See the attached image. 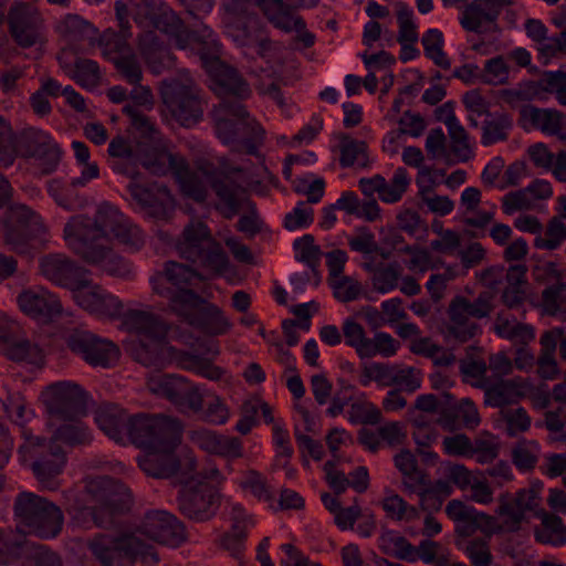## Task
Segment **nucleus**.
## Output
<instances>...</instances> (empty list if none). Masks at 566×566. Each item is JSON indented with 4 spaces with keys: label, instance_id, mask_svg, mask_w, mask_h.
Here are the masks:
<instances>
[{
    "label": "nucleus",
    "instance_id": "58836bf2",
    "mask_svg": "<svg viewBox=\"0 0 566 566\" xmlns=\"http://www.w3.org/2000/svg\"><path fill=\"white\" fill-rule=\"evenodd\" d=\"M447 314L448 323L446 325V333L448 338L465 343L481 332L479 324L472 321V318L454 303L450 302Z\"/></svg>",
    "mask_w": 566,
    "mask_h": 566
},
{
    "label": "nucleus",
    "instance_id": "f704fd0d",
    "mask_svg": "<svg viewBox=\"0 0 566 566\" xmlns=\"http://www.w3.org/2000/svg\"><path fill=\"white\" fill-rule=\"evenodd\" d=\"M138 40L139 51L153 73L160 74L174 64V55L163 45L154 30L143 32Z\"/></svg>",
    "mask_w": 566,
    "mask_h": 566
},
{
    "label": "nucleus",
    "instance_id": "37998d69",
    "mask_svg": "<svg viewBox=\"0 0 566 566\" xmlns=\"http://www.w3.org/2000/svg\"><path fill=\"white\" fill-rule=\"evenodd\" d=\"M92 265H98L104 272L112 276L120 279H130L134 275V269L129 261L113 252L109 245H104V252L97 261L82 258Z\"/></svg>",
    "mask_w": 566,
    "mask_h": 566
},
{
    "label": "nucleus",
    "instance_id": "09e8293b",
    "mask_svg": "<svg viewBox=\"0 0 566 566\" xmlns=\"http://www.w3.org/2000/svg\"><path fill=\"white\" fill-rule=\"evenodd\" d=\"M238 484L243 491L249 492L259 501H263L269 504L273 503L274 495L271 488L268 484L265 476L259 471L249 470L244 472Z\"/></svg>",
    "mask_w": 566,
    "mask_h": 566
},
{
    "label": "nucleus",
    "instance_id": "13d9d810",
    "mask_svg": "<svg viewBox=\"0 0 566 566\" xmlns=\"http://www.w3.org/2000/svg\"><path fill=\"white\" fill-rule=\"evenodd\" d=\"M421 42L427 57L444 70L450 69L451 63L442 50L443 35L441 31L438 29L428 30L423 34Z\"/></svg>",
    "mask_w": 566,
    "mask_h": 566
},
{
    "label": "nucleus",
    "instance_id": "4468645a",
    "mask_svg": "<svg viewBox=\"0 0 566 566\" xmlns=\"http://www.w3.org/2000/svg\"><path fill=\"white\" fill-rule=\"evenodd\" d=\"M48 411L53 417L73 420L86 411L87 392L76 382L57 381L44 391Z\"/></svg>",
    "mask_w": 566,
    "mask_h": 566
},
{
    "label": "nucleus",
    "instance_id": "6ab92c4d",
    "mask_svg": "<svg viewBox=\"0 0 566 566\" xmlns=\"http://www.w3.org/2000/svg\"><path fill=\"white\" fill-rule=\"evenodd\" d=\"M9 32L18 45L31 48L40 39L43 20L39 12L23 2H14L8 11Z\"/></svg>",
    "mask_w": 566,
    "mask_h": 566
},
{
    "label": "nucleus",
    "instance_id": "dca6fc26",
    "mask_svg": "<svg viewBox=\"0 0 566 566\" xmlns=\"http://www.w3.org/2000/svg\"><path fill=\"white\" fill-rule=\"evenodd\" d=\"M40 273L53 284L73 292L88 283L91 272L63 253H50L39 260Z\"/></svg>",
    "mask_w": 566,
    "mask_h": 566
},
{
    "label": "nucleus",
    "instance_id": "7ed1b4c3",
    "mask_svg": "<svg viewBox=\"0 0 566 566\" xmlns=\"http://www.w3.org/2000/svg\"><path fill=\"white\" fill-rule=\"evenodd\" d=\"M21 437L23 442L18 448L20 462L30 468L43 489L57 490L59 476L67 463L63 448L54 439L33 434L31 429H23Z\"/></svg>",
    "mask_w": 566,
    "mask_h": 566
},
{
    "label": "nucleus",
    "instance_id": "7c9ffc66",
    "mask_svg": "<svg viewBox=\"0 0 566 566\" xmlns=\"http://www.w3.org/2000/svg\"><path fill=\"white\" fill-rule=\"evenodd\" d=\"M190 441L199 449L228 459L243 455V444L237 437H228L208 429H197L189 432Z\"/></svg>",
    "mask_w": 566,
    "mask_h": 566
},
{
    "label": "nucleus",
    "instance_id": "cd10ccee",
    "mask_svg": "<svg viewBox=\"0 0 566 566\" xmlns=\"http://www.w3.org/2000/svg\"><path fill=\"white\" fill-rule=\"evenodd\" d=\"M199 348L205 355L211 358L203 357L187 350H178L175 354V360L181 369L196 373L209 380H219L224 374L221 367L212 364V358L219 355V344L214 340L198 342Z\"/></svg>",
    "mask_w": 566,
    "mask_h": 566
},
{
    "label": "nucleus",
    "instance_id": "bf43d9fd",
    "mask_svg": "<svg viewBox=\"0 0 566 566\" xmlns=\"http://www.w3.org/2000/svg\"><path fill=\"white\" fill-rule=\"evenodd\" d=\"M410 184L408 171L403 167L395 170L389 182L385 180V185L380 192V200L386 203H395L399 201L407 191Z\"/></svg>",
    "mask_w": 566,
    "mask_h": 566
},
{
    "label": "nucleus",
    "instance_id": "0eeeda50",
    "mask_svg": "<svg viewBox=\"0 0 566 566\" xmlns=\"http://www.w3.org/2000/svg\"><path fill=\"white\" fill-rule=\"evenodd\" d=\"M85 489L99 505L85 507L82 513L88 514L97 527L116 526L118 516L129 510L132 503L129 489L111 476L92 478L87 481Z\"/></svg>",
    "mask_w": 566,
    "mask_h": 566
},
{
    "label": "nucleus",
    "instance_id": "5fc2aeb1",
    "mask_svg": "<svg viewBox=\"0 0 566 566\" xmlns=\"http://www.w3.org/2000/svg\"><path fill=\"white\" fill-rule=\"evenodd\" d=\"M382 509L387 516L395 521L411 522L420 517L419 509L410 505L398 494H391L385 497Z\"/></svg>",
    "mask_w": 566,
    "mask_h": 566
},
{
    "label": "nucleus",
    "instance_id": "a19ab883",
    "mask_svg": "<svg viewBox=\"0 0 566 566\" xmlns=\"http://www.w3.org/2000/svg\"><path fill=\"white\" fill-rule=\"evenodd\" d=\"M59 34L69 43L92 41L97 36V29L78 14H66L56 25Z\"/></svg>",
    "mask_w": 566,
    "mask_h": 566
},
{
    "label": "nucleus",
    "instance_id": "a211bd4d",
    "mask_svg": "<svg viewBox=\"0 0 566 566\" xmlns=\"http://www.w3.org/2000/svg\"><path fill=\"white\" fill-rule=\"evenodd\" d=\"M207 181L218 198L216 209L226 218L232 219L239 213L245 200L244 188L229 174L212 169L203 171Z\"/></svg>",
    "mask_w": 566,
    "mask_h": 566
},
{
    "label": "nucleus",
    "instance_id": "423d86ee",
    "mask_svg": "<svg viewBox=\"0 0 566 566\" xmlns=\"http://www.w3.org/2000/svg\"><path fill=\"white\" fill-rule=\"evenodd\" d=\"M17 526L40 538L60 535L64 524L62 510L53 502L31 492H21L14 500Z\"/></svg>",
    "mask_w": 566,
    "mask_h": 566
},
{
    "label": "nucleus",
    "instance_id": "a878e982",
    "mask_svg": "<svg viewBox=\"0 0 566 566\" xmlns=\"http://www.w3.org/2000/svg\"><path fill=\"white\" fill-rule=\"evenodd\" d=\"M143 142H133L124 136H115L108 144L107 155L111 169L118 175L136 180L138 170V157Z\"/></svg>",
    "mask_w": 566,
    "mask_h": 566
},
{
    "label": "nucleus",
    "instance_id": "3c124183",
    "mask_svg": "<svg viewBox=\"0 0 566 566\" xmlns=\"http://www.w3.org/2000/svg\"><path fill=\"white\" fill-rule=\"evenodd\" d=\"M380 547L385 553H392L397 558L416 562V547L403 536L395 532H386L380 536Z\"/></svg>",
    "mask_w": 566,
    "mask_h": 566
},
{
    "label": "nucleus",
    "instance_id": "f257e3e1",
    "mask_svg": "<svg viewBox=\"0 0 566 566\" xmlns=\"http://www.w3.org/2000/svg\"><path fill=\"white\" fill-rule=\"evenodd\" d=\"M126 219L117 207L102 202L94 219L82 214L70 218L63 229V239L67 248L80 258L97 261L104 252V245H108L107 234L115 235Z\"/></svg>",
    "mask_w": 566,
    "mask_h": 566
},
{
    "label": "nucleus",
    "instance_id": "f03ea898",
    "mask_svg": "<svg viewBox=\"0 0 566 566\" xmlns=\"http://www.w3.org/2000/svg\"><path fill=\"white\" fill-rule=\"evenodd\" d=\"M216 133L219 139L239 153L256 156L264 140V129L250 116L244 105L228 98L216 108Z\"/></svg>",
    "mask_w": 566,
    "mask_h": 566
},
{
    "label": "nucleus",
    "instance_id": "b1692460",
    "mask_svg": "<svg viewBox=\"0 0 566 566\" xmlns=\"http://www.w3.org/2000/svg\"><path fill=\"white\" fill-rule=\"evenodd\" d=\"M317 0H256L258 7L270 23L286 33L303 30L304 20L294 15V9L304 6H315Z\"/></svg>",
    "mask_w": 566,
    "mask_h": 566
},
{
    "label": "nucleus",
    "instance_id": "680f3d73",
    "mask_svg": "<svg viewBox=\"0 0 566 566\" xmlns=\"http://www.w3.org/2000/svg\"><path fill=\"white\" fill-rule=\"evenodd\" d=\"M397 21L399 24L398 42L416 43L418 41V32L416 24L412 20L413 12L410 7L405 2H397Z\"/></svg>",
    "mask_w": 566,
    "mask_h": 566
},
{
    "label": "nucleus",
    "instance_id": "de8ad7c7",
    "mask_svg": "<svg viewBox=\"0 0 566 566\" xmlns=\"http://www.w3.org/2000/svg\"><path fill=\"white\" fill-rule=\"evenodd\" d=\"M294 249L298 252L296 260L305 263L313 276L316 279V284L319 282V259L322 251L318 245L314 244V237L311 234H304L293 243Z\"/></svg>",
    "mask_w": 566,
    "mask_h": 566
},
{
    "label": "nucleus",
    "instance_id": "c9c22d12",
    "mask_svg": "<svg viewBox=\"0 0 566 566\" xmlns=\"http://www.w3.org/2000/svg\"><path fill=\"white\" fill-rule=\"evenodd\" d=\"M125 323L136 332L139 339H165L168 328L163 319L154 313L132 310L125 316Z\"/></svg>",
    "mask_w": 566,
    "mask_h": 566
},
{
    "label": "nucleus",
    "instance_id": "052dcab7",
    "mask_svg": "<svg viewBox=\"0 0 566 566\" xmlns=\"http://www.w3.org/2000/svg\"><path fill=\"white\" fill-rule=\"evenodd\" d=\"M566 240V226L562 218L554 217L549 220L545 237H537L534 245L537 249L553 251L560 247Z\"/></svg>",
    "mask_w": 566,
    "mask_h": 566
},
{
    "label": "nucleus",
    "instance_id": "473e14b6",
    "mask_svg": "<svg viewBox=\"0 0 566 566\" xmlns=\"http://www.w3.org/2000/svg\"><path fill=\"white\" fill-rule=\"evenodd\" d=\"M146 28H151L154 31L159 30L172 36L176 41L177 48L182 50L188 49L191 39L196 36V33L193 31H189L178 14L166 3L149 21V24H147L145 29Z\"/></svg>",
    "mask_w": 566,
    "mask_h": 566
},
{
    "label": "nucleus",
    "instance_id": "4d7b16f0",
    "mask_svg": "<svg viewBox=\"0 0 566 566\" xmlns=\"http://www.w3.org/2000/svg\"><path fill=\"white\" fill-rule=\"evenodd\" d=\"M511 128L512 120L510 116L505 114L497 115L492 119H485L482 127V145L490 146L497 142L506 140Z\"/></svg>",
    "mask_w": 566,
    "mask_h": 566
},
{
    "label": "nucleus",
    "instance_id": "393cba45",
    "mask_svg": "<svg viewBox=\"0 0 566 566\" xmlns=\"http://www.w3.org/2000/svg\"><path fill=\"white\" fill-rule=\"evenodd\" d=\"M520 125L525 129L541 130L548 136H555L566 143L565 115L555 108H539L525 105L520 109Z\"/></svg>",
    "mask_w": 566,
    "mask_h": 566
},
{
    "label": "nucleus",
    "instance_id": "bb28decb",
    "mask_svg": "<svg viewBox=\"0 0 566 566\" xmlns=\"http://www.w3.org/2000/svg\"><path fill=\"white\" fill-rule=\"evenodd\" d=\"M176 315L209 336L224 335L232 328V323L223 311L212 303L195 305Z\"/></svg>",
    "mask_w": 566,
    "mask_h": 566
},
{
    "label": "nucleus",
    "instance_id": "9b49d317",
    "mask_svg": "<svg viewBox=\"0 0 566 566\" xmlns=\"http://www.w3.org/2000/svg\"><path fill=\"white\" fill-rule=\"evenodd\" d=\"M94 557L103 565L109 566L118 557L138 558L145 564H156L159 556L154 546L144 543L134 534L113 536L97 534L88 543Z\"/></svg>",
    "mask_w": 566,
    "mask_h": 566
},
{
    "label": "nucleus",
    "instance_id": "412c9836",
    "mask_svg": "<svg viewBox=\"0 0 566 566\" xmlns=\"http://www.w3.org/2000/svg\"><path fill=\"white\" fill-rule=\"evenodd\" d=\"M72 293L80 307L96 316L115 318L123 313L124 305L118 297L94 283L90 275L88 283Z\"/></svg>",
    "mask_w": 566,
    "mask_h": 566
},
{
    "label": "nucleus",
    "instance_id": "ddd939ff",
    "mask_svg": "<svg viewBox=\"0 0 566 566\" xmlns=\"http://www.w3.org/2000/svg\"><path fill=\"white\" fill-rule=\"evenodd\" d=\"M178 510L187 518L205 522L216 515L219 494L208 482L186 480L177 497Z\"/></svg>",
    "mask_w": 566,
    "mask_h": 566
},
{
    "label": "nucleus",
    "instance_id": "79ce46f5",
    "mask_svg": "<svg viewBox=\"0 0 566 566\" xmlns=\"http://www.w3.org/2000/svg\"><path fill=\"white\" fill-rule=\"evenodd\" d=\"M452 485L442 479L430 482L417 494L420 510L427 513L439 512L443 502L452 494Z\"/></svg>",
    "mask_w": 566,
    "mask_h": 566
},
{
    "label": "nucleus",
    "instance_id": "39448f33",
    "mask_svg": "<svg viewBox=\"0 0 566 566\" xmlns=\"http://www.w3.org/2000/svg\"><path fill=\"white\" fill-rule=\"evenodd\" d=\"M175 249L181 259L199 264L214 275H220L228 269L227 253L201 221H191L185 227Z\"/></svg>",
    "mask_w": 566,
    "mask_h": 566
},
{
    "label": "nucleus",
    "instance_id": "c85d7f7f",
    "mask_svg": "<svg viewBox=\"0 0 566 566\" xmlns=\"http://www.w3.org/2000/svg\"><path fill=\"white\" fill-rule=\"evenodd\" d=\"M138 158V167L143 166L155 176H166L169 172L175 176L185 159L184 156L169 151L161 139L154 143L143 142Z\"/></svg>",
    "mask_w": 566,
    "mask_h": 566
},
{
    "label": "nucleus",
    "instance_id": "e433bc0d",
    "mask_svg": "<svg viewBox=\"0 0 566 566\" xmlns=\"http://www.w3.org/2000/svg\"><path fill=\"white\" fill-rule=\"evenodd\" d=\"M213 168H199L198 170H190L187 159H184V164L178 167L176 175L174 176L180 186L181 192L193 199L197 202H205L208 197L207 184L203 171L212 170Z\"/></svg>",
    "mask_w": 566,
    "mask_h": 566
},
{
    "label": "nucleus",
    "instance_id": "c756f323",
    "mask_svg": "<svg viewBox=\"0 0 566 566\" xmlns=\"http://www.w3.org/2000/svg\"><path fill=\"white\" fill-rule=\"evenodd\" d=\"M503 0H473L465 6L460 24L468 32L483 33L495 24Z\"/></svg>",
    "mask_w": 566,
    "mask_h": 566
},
{
    "label": "nucleus",
    "instance_id": "1a4fd4ad",
    "mask_svg": "<svg viewBox=\"0 0 566 566\" xmlns=\"http://www.w3.org/2000/svg\"><path fill=\"white\" fill-rule=\"evenodd\" d=\"M182 424L164 415L136 413L132 416L128 442L151 450L176 449L181 441Z\"/></svg>",
    "mask_w": 566,
    "mask_h": 566
},
{
    "label": "nucleus",
    "instance_id": "0e129e2a",
    "mask_svg": "<svg viewBox=\"0 0 566 566\" xmlns=\"http://www.w3.org/2000/svg\"><path fill=\"white\" fill-rule=\"evenodd\" d=\"M3 409L11 421L21 427V431L27 429L24 424L33 416V411L27 408V401L20 392L10 394L3 400Z\"/></svg>",
    "mask_w": 566,
    "mask_h": 566
},
{
    "label": "nucleus",
    "instance_id": "2f4dec72",
    "mask_svg": "<svg viewBox=\"0 0 566 566\" xmlns=\"http://www.w3.org/2000/svg\"><path fill=\"white\" fill-rule=\"evenodd\" d=\"M133 415L116 403H102L95 411L98 428L112 440L126 443L129 439V427Z\"/></svg>",
    "mask_w": 566,
    "mask_h": 566
},
{
    "label": "nucleus",
    "instance_id": "338daca9",
    "mask_svg": "<svg viewBox=\"0 0 566 566\" xmlns=\"http://www.w3.org/2000/svg\"><path fill=\"white\" fill-rule=\"evenodd\" d=\"M412 438L418 447V452L426 461L434 462L438 458L437 453L429 450L430 446L437 440L438 433L433 427L427 423H415Z\"/></svg>",
    "mask_w": 566,
    "mask_h": 566
},
{
    "label": "nucleus",
    "instance_id": "774afa93",
    "mask_svg": "<svg viewBox=\"0 0 566 566\" xmlns=\"http://www.w3.org/2000/svg\"><path fill=\"white\" fill-rule=\"evenodd\" d=\"M343 334L347 346L355 348L359 358L364 359V354L368 348V342L370 338L366 337L364 327L352 318L344 321Z\"/></svg>",
    "mask_w": 566,
    "mask_h": 566
},
{
    "label": "nucleus",
    "instance_id": "603ef678",
    "mask_svg": "<svg viewBox=\"0 0 566 566\" xmlns=\"http://www.w3.org/2000/svg\"><path fill=\"white\" fill-rule=\"evenodd\" d=\"M492 298L493 294L485 291L480 293L473 302L460 295L452 298L451 302L471 318L481 319L488 317L492 313Z\"/></svg>",
    "mask_w": 566,
    "mask_h": 566
},
{
    "label": "nucleus",
    "instance_id": "72a5a7b5",
    "mask_svg": "<svg viewBox=\"0 0 566 566\" xmlns=\"http://www.w3.org/2000/svg\"><path fill=\"white\" fill-rule=\"evenodd\" d=\"M174 451L175 449L151 450L138 459V465L148 476L169 479L178 475L181 463Z\"/></svg>",
    "mask_w": 566,
    "mask_h": 566
},
{
    "label": "nucleus",
    "instance_id": "e2e57ef3",
    "mask_svg": "<svg viewBox=\"0 0 566 566\" xmlns=\"http://www.w3.org/2000/svg\"><path fill=\"white\" fill-rule=\"evenodd\" d=\"M364 268L367 271H374L373 286L379 293H388L397 287L399 271L392 264L374 269L371 264L366 263Z\"/></svg>",
    "mask_w": 566,
    "mask_h": 566
},
{
    "label": "nucleus",
    "instance_id": "a18cd8bd",
    "mask_svg": "<svg viewBox=\"0 0 566 566\" xmlns=\"http://www.w3.org/2000/svg\"><path fill=\"white\" fill-rule=\"evenodd\" d=\"M535 538L543 544L564 545L566 544V526L559 516L545 513L541 528L535 531Z\"/></svg>",
    "mask_w": 566,
    "mask_h": 566
},
{
    "label": "nucleus",
    "instance_id": "49530a36",
    "mask_svg": "<svg viewBox=\"0 0 566 566\" xmlns=\"http://www.w3.org/2000/svg\"><path fill=\"white\" fill-rule=\"evenodd\" d=\"M203 396L201 413L202 420L214 426L224 424L230 418V410L224 400L213 392Z\"/></svg>",
    "mask_w": 566,
    "mask_h": 566
},
{
    "label": "nucleus",
    "instance_id": "c03bdc74",
    "mask_svg": "<svg viewBox=\"0 0 566 566\" xmlns=\"http://www.w3.org/2000/svg\"><path fill=\"white\" fill-rule=\"evenodd\" d=\"M165 339H139L133 348L134 359L145 367L160 368L164 364Z\"/></svg>",
    "mask_w": 566,
    "mask_h": 566
},
{
    "label": "nucleus",
    "instance_id": "4be33fe9",
    "mask_svg": "<svg viewBox=\"0 0 566 566\" xmlns=\"http://www.w3.org/2000/svg\"><path fill=\"white\" fill-rule=\"evenodd\" d=\"M127 190L134 201L150 217L165 219L174 206V198L166 185L154 182L149 186L132 180Z\"/></svg>",
    "mask_w": 566,
    "mask_h": 566
},
{
    "label": "nucleus",
    "instance_id": "4c0bfd02",
    "mask_svg": "<svg viewBox=\"0 0 566 566\" xmlns=\"http://www.w3.org/2000/svg\"><path fill=\"white\" fill-rule=\"evenodd\" d=\"M193 32L196 36L191 39L188 48L197 52L202 67L209 73L223 63L220 59L221 45L209 27L205 25L200 32Z\"/></svg>",
    "mask_w": 566,
    "mask_h": 566
},
{
    "label": "nucleus",
    "instance_id": "9d476101",
    "mask_svg": "<svg viewBox=\"0 0 566 566\" xmlns=\"http://www.w3.org/2000/svg\"><path fill=\"white\" fill-rule=\"evenodd\" d=\"M160 95L172 117L182 126L189 127L202 118L205 103L201 90L187 71L180 77L165 80Z\"/></svg>",
    "mask_w": 566,
    "mask_h": 566
},
{
    "label": "nucleus",
    "instance_id": "f8f14e48",
    "mask_svg": "<svg viewBox=\"0 0 566 566\" xmlns=\"http://www.w3.org/2000/svg\"><path fill=\"white\" fill-rule=\"evenodd\" d=\"M69 349L93 367L109 368L119 360L116 344L90 331L74 329L66 337Z\"/></svg>",
    "mask_w": 566,
    "mask_h": 566
},
{
    "label": "nucleus",
    "instance_id": "ea45409f",
    "mask_svg": "<svg viewBox=\"0 0 566 566\" xmlns=\"http://www.w3.org/2000/svg\"><path fill=\"white\" fill-rule=\"evenodd\" d=\"M221 92L245 99L251 95L249 84L242 78L238 71L226 63L212 69L208 73Z\"/></svg>",
    "mask_w": 566,
    "mask_h": 566
},
{
    "label": "nucleus",
    "instance_id": "aec40b11",
    "mask_svg": "<svg viewBox=\"0 0 566 566\" xmlns=\"http://www.w3.org/2000/svg\"><path fill=\"white\" fill-rule=\"evenodd\" d=\"M138 531L153 541L172 546L186 539L185 525L167 511L146 512Z\"/></svg>",
    "mask_w": 566,
    "mask_h": 566
},
{
    "label": "nucleus",
    "instance_id": "f3484780",
    "mask_svg": "<svg viewBox=\"0 0 566 566\" xmlns=\"http://www.w3.org/2000/svg\"><path fill=\"white\" fill-rule=\"evenodd\" d=\"M541 502L535 489H522L515 496L509 493L499 496V505L495 513L501 520V528L506 532H516L525 518V513L534 511Z\"/></svg>",
    "mask_w": 566,
    "mask_h": 566
},
{
    "label": "nucleus",
    "instance_id": "20e7f679",
    "mask_svg": "<svg viewBox=\"0 0 566 566\" xmlns=\"http://www.w3.org/2000/svg\"><path fill=\"white\" fill-rule=\"evenodd\" d=\"M206 277L195 269L177 261H166L163 268L149 279L153 292L168 301L175 313H184L195 305L205 304V300L192 287Z\"/></svg>",
    "mask_w": 566,
    "mask_h": 566
},
{
    "label": "nucleus",
    "instance_id": "5701e85b",
    "mask_svg": "<svg viewBox=\"0 0 566 566\" xmlns=\"http://www.w3.org/2000/svg\"><path fill=\"white\" fill-rule=\"evenodd\" d=\"M17 303L25 315L42 323L53 321L63 310L59 296L43 287L22 291Z\"/></svg>",
    "mask_w": 566,
    "mask_h": 566
},
{
    "label": "nucleus",
    "instance_id": "69168bd1",
    "mask_svg": "<svg viewBox=\"0 0 566 566\" xmlns=\"http://www.w3.org/2000/svg\"><path fill=\"white\" fill-rule=\"evenodd\" d=\"M485 403L492 407H503L513 400L515 386L511 380H500L493 385L485 384Z\"/></svg>",
    "mask_w": 566,
    "mask_h": 566
},
{
    "label": "nucleus",
    "instance_id": "6e6d98bb",
    "mask_svg": "<svg viewBox=\"0 0 566 566\" xmlns=\"http://www.w3.org/2000/svg\"><path fill=\"white\" fill-rule=\"evenodd\" d=\"M123 113L130 119V125L140 133L143 140L154 143L161 139L159 130L156 128L155 123L146 116L138 107L133 105H125Z\"/></svg>",
    "mask_w": 566,
    "mask_h": 566
},
{
    "label": "nucleus",
    "instance_id": "864d4df0",
    "mask_svg": "<svg viewBox=\"0 0 566 566\" xmlns=\"http://www.w3.org/2000/svg\"><path fill=\"white\" fill-rule=\"evenodd\" d=\"M52 439L57 443L62 441L71 447H76L90 444L93 438L88 427L77 421L60 426Z\"/></svg>",
    "mask_w": 566,
    "mask_h": 566
},
{
    "label": "nucleus",
    "instance_id": "8fccbe9b",
    "mask_svg": "<svg viewBox=\"0 0 566 566\" xmlns=\"http://www.w3.org/2000/svg\"><path fill=\"white\" fill-rule=\"evenodd\" d=\"M130 36L129 32L118 33L107 30L99 39L103 55L115 63V60L130 53V48L127 43V38Z\"/></svg>",
    "mask_w": 566,
    "mask_h": 566
},
{
    "label": "nucleus",
    "instance_id": "6e6552de",
    "mask_svg": "<svg viewBox=\"0 0 566 566\" xmlns=\"http://www.w3.org/2000/svg\"><path fill=\"white\" fill-rule=\"evenodd\" d=\"M3 240L12 251L31 255L45 241L48 232L41 216L25 205L8 208L3 219Z\"/></svg>",
    "mask_w": 566,
    "mask_h": 566
},
{
    "label": "nucleus",
    "instance_id": "2eb2a0df",
    "mask_svg": "<svg viewBox=\"0 0 566 566\" xmlns=\"http://www.w3.org/2000/svg\"><path fill=\"white\" fill-rule=\"evenodd\" d=\"M147 386L153 394L166 398L177 407L187 408L192 412L202 409V394H200L198 387L182 376L159 375L151 377Z\"/></svg>",
    "mask_w": 566,
    "mask_h": 566
}]
</instances>
